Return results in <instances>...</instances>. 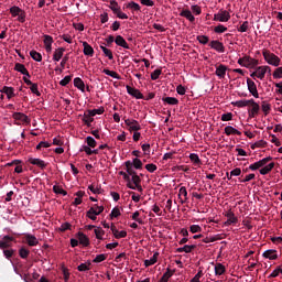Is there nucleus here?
Returning <instances> with one entry per match:
<instances>
[{
    "instance_id": "1",
    "label": "nucleus",
    "mask_w": 282,
    "mask_h": 282,
    "mask_svg": "<svg viewBox=\"0 0 282 282\" xmlns=\"http://www.w3.org/2000/svg\"><path fill=\"white\" fill-rule=\"evenodd\" d=\"M262 55L268 65H272L273 67H279V65H281V58L276 56L274 53L270 51H263Z\"/></svg>"
},
{
    "instance_id": "2",
    "label": "nucleus",
    "mask_w": 282,
    "mask_h": 282,
    "mask_svg": "<svg viewBox=\"0 0 282 282\" xmlns=\"http://www.w3.org/2000/svg\"><path fill=\"white\" fill-rule=\"evenodd\" d=\"M265 74L271 76L272 68H270V66H258L256 70L251 74V78H259L260 80H263V78H265Z\"/></svg>"
},
{
    "instance_id": "3",
    "label": "nucleus",
    "mask_w": 282,
    "mask_h": 282,
    "mask_svg": "<svg viewBox=\"0 0 282 282\" xmlns=\"http://www.w3.org/2000/svg\"><path fill=\"white\" fill-rule=\"evenodd\" d=\"M238 65H241V67H247L248 69H251L252 67H257V65H259V61L250 56H245L238 59Z\"/></svg>"
},
{
    "instance_id": "4",
    "label": "nucleus",
    "mask_w": 282,
    "mask_h": 282,
    "mask_svg": "<svg viewBox=\"0 0 282 282\" xmlns=\"http://www.w3.org/2000/svg\"><path fill=\"white\" fill-rule=\"evenodd\" d=\"M214 21H219L220 23H226L230 21V13L226 10H220L218 13L214 14Z\"/></svg>"
},
{
    "instance_id": "5",
    "label": "nucleus",
    "mask_w": 282,
    "mask_h": 282,
    "mask_svg": "<svg viewBox=\"0 0 282 282\" xmlns=\"http://www.w3.org/2000/svg\"><path fill=\"white\" fill-rule=\"evenodd\" d=\"M270 160H272V156L264 158L256 163L250 164L249 169L250 171H258V169H263V166H265V164H268Z\"/></svg>"
},
{
    "instance_id": "6",
    "label": "nucleus",
    "mask_w": 282,
    "mask_h": 282,
    "mask_svg": "<svg viewBox=\"0 0 282 282\" xmlns=\"http://www.w3.org/2000/svg\"><path fill=\"white\" fill-rule=\"evenodd\" d=\"M127 93L132 96L133 98H137V100H144V95L140 93L138 88H133L131 86H126Z\"/></svg>"
},
{
    "instance_id": "7",
    "label": "nucleus",
    "mask_w": 282,
    "mask_h": 282,
    "mask_svg": "<svg viewBox=\"0 0 282 282\" xmlns=\"http://www.w3.org/2000/svg\"><path fill=\"white\" fill-rule=\"evenodd\" d=\"M124 123L129 127V131H140V129H142L140 122L135 119H124Z\"/></svg>"
},
{
    "instance_id": "8",
    "label": "nucleus",
    "mask_w": 282,
    "mask_h": 282,
    "mask_svg": "<svg viewBox=\"0 0 282 282\" xmlns=\"http://www.w3.org/2000/svg\"><path fill=\"white\" fill-rule=\"evenodd\" d=\"M12 241H14V237L12 236H4L0 239V250H6L12 247Z\"/></svg>"
},
{
    "instance_id": "9",
    "label": "nucleus",
    "mask_w": 282,
    "mask_h": 282,
    "mask_svg": "<svg viewBox=\"0 0 282 282\" xmlns=\"http://www.w3.org/2000/svg\"><path fill=\"white\" fill-rule=\"evenodd\" d=\"M247 87L250 95L253 96V98H259V90H257V84L250 78L247 79Z\"/></svg>"
},
{
    "instance_id": "10",
    "label": "nucleus",
    "mask_w": 282,
    "mask_h": 282,
    "mask_svg": "<svg viewBox=\"0 0 282 282\" xmlns=\"http://www.w3.org/2000/svg\"><path fill=\"white\" fill-rule=\"evenodd\" d=\"M28 162L29 164H33V166H37L41 171H45V169H47V163L41 159L29 158Z\"/></svg>"
},
{
    "instance_id": "11",
    "label": "nucleus",
    "mask_w": 282,
    "mask_h": 282,
    "mask_svg": "<svg viewBox=\"0 0 282 282\" xmlns=\"http://www.w3.org/2000/svg\"><path fill=\"white\" fill-rule=\"evenodd\" d=\"M102 213V207L99 208V210H96L95 207H90L89 210L86 213V217L88 219H91V221H96L98 219V215H101Z\"/></svg>"
},
{
    "instance_id": "12",
    "label": "nucleus",
    "mask_w": 282,
    "mask_h": 282,
    "mask_svg": "<svg viewBox=\"0 0 282 282\" xmlns=\"http://www.w3.org/2000/svg\"><path fill=\"white\" fill-rule=\"evenodd\" d=\"M209 47H212V50H215L216 52H219V54H224V52H226V47H224V43L214 40L209 43Z\"/></svg>"
},
{
    "instance_id": "13",
    "label": "nucleus",
    "mask_w": 282,
    "mask_h": 282,
    "mask_svg": "<svg viewBox=\"0 0 282 282\" xmlns=\"http://www.w3.org/2000/svg\"><path fill=\"white\" fill-rule=\"evenodd\" d=\"M76 238L78 239L80 246H84V248H87L90 243L89 237H87V235H84L83 231H78L76 234Z\"/></svg>"
},
{
    "instance_id": "14",
    "label": "nucleus",
    "mask_w": 282,
    "mask_h": 282,
    "mask_svg": "<svg viewBox=\"0 0 282 282\" xmlns=\"http://www.w3.org/2000/svg\"><path fill=\"white\" fill-rule=\"evenodd\" d=\"M115 43L119 47H123V50H131V46H129V44L127 43V40H124L122 35H117L115 39Z\"/></svg>"
},
{
    "instance_id": "15",
    "label": "nucleus",
    "mask_w": 282,
    "mask_h": 282,
    "mask_svg": "<svg viewBox=\"0 0 282 282\" xmlns=\"http://www.w3.org/2000/svg\"><path fill=\"white\" fill-rule=\"evenodd\" d=\"M12 118L14 120H20V122H25L26 124H30V118L23 112H14L12 115Z\"/></svg>"
},
{
    "instance_id": "16",
    "label": "nucleus",
    "mask_w": 282,
    "mask_h": 282,
    "mask_svg": "<svg viewBox=\"0 0 282 282\" xmlns=\"http://www.w3.org/2000/svg\"><path fill=\"white\" fill-rule=\"evenodd\" d=\"M14 70L19 72L20 74H22L23 76H28V78H30V72L28 70V68H25V65L21 64V63H15L14 65Z\"/></svg>"
},
{
    "instance_id": "17",
    "label": "nucleus",
    "mask_w": 282,
    "mask_h": 282,
    "mask_svg": "<svg viewBox=\"0 0 282 282\" xmlns=\"http://www.w3.org/2000/svg\"><path fill=\"white\" fill-rule=\"evenodd\" d=\"M24 239H25L28 246H31V247L39 246V239L35 238L34 235L26 234V235H24Z\"/></svg>"
},
{
    "instance_id": "18",
    "label": "nucleus",
    "mask_w": 282,
    "mask_h": 282,
    "mask_svg": "<svg viewBox=\"0 0 282 282\" xmlns=\"http://www.w3.org/2000/svg\"><path fill=\"white\" fill-rule=\"evenodd\" d=\"M226 72H228V67L226 65H218L216 68V76H218V78H226Z\"/></svg>"
},
{
    "instance_id": "19",
    "label": "nucleus",
    "mask_w": 282,
    "mask_h": 282,
    "mask_svg": "<svg viewBox=\"0 0 282 282\" xmlns=\"http://www.w3.org/2000/svg\"><path fill=\"white\" fill-rule=\"evenodd\" d=\"M249 105H251L250 116L251 118H254V116L259 113V109H260L259 104H257L254 99H249Z\"/></svg>"
},
{
    "instance_id": "20",
    "label": "nucleus",
    "mask_w": 282,
    "mask_h": 282,
    "mask_svg": "<svg viewBox=\"0 0 282 282\" xmlns=\"http://www.w3.org/2000/svg\"><path fill=\"white\" fill-rule=\"evenodd\" d=\"M83 52L85 56H89L90 58L94 56V47L89 45L87 42H83Z\"/></svg>"
},
{
    "instance_id": "21",
    "label": "nucleus",
    "mask_w": 282,
    "mask_h": 282,
    "mask_svg": "<svg viewBox=\"0 0 282 282\" xmlns=\"http://www.w3.org/2000/svg\"><path fill=\"white\" fill-rule=\"evenodd\" d=\"M63 54H65V48L64 47H58L54 51L53 54V61L55 63H58V61H61V58H63Z\"/></svg>"
},
{
    "instance_id": "22",
    "label": "nucleus",
    "mask_w": 282,
    "mask_h": 282,
    "mask_svg": "<svg viewBox=\"0 0 282 282\" xmlns=\"http://www.w3.org/2000/svg\"><path fill=\"white\" fill-rule=\"evenodd\" d=\"M226 217H227V221H225V226H230L232 224H237L238 221L237 217L235 216V213L232 212H228L226 214Z\"/></svg>"
},
{
    "instance_id": "23",
    "label": "nucleus",
    "mask_w": 282,
    "mask_h": 282,
    "mask_svg": "<svg viewBox=\"0 0 282 282\" xmlns=\"http://www.w3.org/2000/svg\"><path fill=\"white\" fill-rule=\"evenodd\" d=\"M178 199L181 204L186 203V199H188V192L186 191V187H181L178 191Z\"/></svg>"
},
{
    "instance_id": "24",
    "label": "nucleus",
    "mask_w": 282,
    "mask_h": 282,
    "mask_svg": "<svg viewBox=\"0 0 282 282\" xmlns=\"http://www.w3.org/2000/svg\"><path fill=\"white\" fill-rule=\"evenodd\" d=\"M180 17H184L191 23H193L195 21V17L193 15V12H191V10H188V9L182 10L180 13Z\"/></svg>"
},
{
    "instance_id": "25",
    "label": "nucleus",
    "mask_w": 282,
    "mask_h": 282,
    "mask_svg": "<svg viewBox=\"0 0 282 282\" xmlns=\"http://www.w3.org/2000/svg\"><path fill=\"white\" fill-rule=\"evenodd\" d=\"M2 94H6L7 98L10 100L11 98H14V96H17L14 94V88L12 87H8V86H4L2 89H1Z\"/></svg>"
},
{
    "instance_id": "26",
    "label": "nucleus",
    "mask_w": 282,
    "mask_h": 282,
    "mask_svg": "<svg viewBox=\"0 0 282 282\" xmlns=\"http://www.w3.org/2000/svg\"><path fill=\"white\" fill-rule=\"evenodd\" d=\"M74 87H76L77 89H79V91H83V94H85V82H83L80 77H76L74 79Z\"/></svg>"
},
{
    "instance_id": "27",
    "label": "nucleus",
    "mask_w": 282,
    "mask_h": 282,
    "mask_svg": "<svg viewBox=\"0 0 282 282\" xmlns=\"http://www.w3.org/2000/svg\"><path fill=\"white\" fill-rule=\"evenodd\" d=\"M226 135H241V131L237 130L232 126L225 127Z\"/></svg>"
},
{
    "instance_id": "28",
    "label": "nucleus",
    "mask_w": 282,
    "mask_h": 282,
    "mask_svg": "<svg viewBox=\"0 0 282 282\" xmlns=\"http://www.w3.org/2000/svg\"><path fill=\"white\" fill-rule=\"evenodd\" d=\"M262 257H264V259H270L271 261H274V259H276V250L274 249H269L267 251L263 252Z\"/></svg>"
},
{
    "instance_id": "29",
    "label": "nucleus",
    "mask_w": 282,
    "mask_h": 282,
    "mask_svg": "<svg viewBox=\"0 0 282 282\" xmlns=\"http://www.w3.org/2000/svg\"><path fill=\"white\" fill-rule=\"evenodd\" d=\"M158 257H160V253L155 252L149 260H144L145 268L155 265V263H158Z\"/></svg>"
},
{
    "instance_id": "30",
    "label": "nucleus",
    "mask_w": 282,
    "mask_h": 282,
    "mask_svg": "<svg viewBox=\"0 0 282 282\" xmlns=\"http://www.w3.org/2000/svg\"><path fill=\"white\" fill-rule=\"evenodd\" d=\"M124 8L131 10L132 12H140L141 7L137 2L130 1L129 3L124 4Z\"/></svg>"
},
{
    "instance_id": "31",
    "label": "nucleus",
    "mask_w": 282,
    "mask_h": 282,
    "mask_svg": "<svg viewBox=\"0 0 282 282\" xmlns=\"http://www.w3.org/2000/svg\"><path fill=\"white\" fill-rule=\"evenodd\" d=\"M232 107L243 108L250 105V99H242L237 101H231Z\"/></svg>"
},
{
    "instance_id": "32",
    "label": "nucleus",
    "mask_w": 282,
    "mask_h": 282,
    "mask_svg": "<svg viewBox=\"0 0 282 282\" xmlns=\"http://www.w3.org/2000/svg\"><path fill=\"white\" fill-rule=\"evenodd\" d=\"M88 118L94 116H102L105 113V108H98V109H93V110H87Z\"/></svg>"
},
{
    "instance_id": "33",
    "label": "nucleus",
    "mask_w": 282,
    "mask_h": 282,
    "mask_svg": "<svg viewBox=\"0 0 282 282\" xmlns=\"http://www.w3.org/2000/svg\"><path fill=\"white\" fill-rule=\"evenodd\" d=\"M195 250V245H185L184 247L177 248V252H185L188 254V252H193Z\"/></svg>"
},
{
    "instance_id": "34",
    "label": "nucleus",
    "mask_w": 282,
    "mask_h": 282,
    "mask_svg": "<svg viewBox=\"0 0 282 282\" xmlns=\"http://www.w3.org/2000/svg\"><path fill=\"white\" fill-rule=\"evenodd\" d=\"M30 56L36 63H41V61H43V55H41V53L36 52L35 50L30 51Z\"/></svg>"
},
{
    "instance_id": "35",
    "label": "nucleus",
    "mask_w": 282,
    "mask_h": 282,
    "mask_svg": "<svg viewBox=\"0 0 282 282\" xmlns=\"http://www.w3.org/2000/svg\"><path fill=\"white\" fill-rule=\"evenodd\" d=\"M175 274V269L167 268L166 272L161 276L163 282H169V279Z\"/></svg>"
},
{
    "instance_id": "36",
    "label": "nucleus",
    "mask_w": 282,
    "mask_h": 282,
    "mask_svg": "<svg viewBox=\"0 0 282 282\" xmlns=\"http://www.w3.org/2000/svg\"><path fill=\"white\" fill-rule=\"evenodd\" d=\"M272 169H274V163L262 166V169H260V175H268Z\"/></svg>"
},
{
    "instance_id": "37",
    "label": "nucleus",
    "mask_w": 282,
    "mask_h": 282,
    "mask_svg": "<svg viewBox=\"0 0 282 282\" xmlns=\"http://www.w3.org/2000/svg\"><path fill=\"white\" fill-rule=\"evenodd\" d=\"M224 272H226V267H224V264H221V263H217L215 265V274L217 276H221V274H224Z\"/></svg>"
},
{
    "instance_id": "38",
    "label": "nucleus",
    "mask_w": 282,
    "mask_h": 282,
    "mask_svg": "<svg viewBox=\"0 0 282 282\" xmlns=\"http://www.w3.org/2000/svg\"><path fill=\"white\" fill-rule=\"evenodd\" d=\"M15 164L14 173H23V166L19 165L21 164V161L14 160L13 162L9 163V166H13Z\"/></svg>"
},
{
    "instance_id": "39",
    "label": "nucleus",
    "mask_w": 282,
    "mask_h": 282,
    "mask_svg": "<svg viewBox=\"0 0 282 282\" xmlns=\"http://www.w3.org/2000/svg\"><path fill=\"white\" fill-rule=\"evenodd\" d=\"M102 74H106V76H110L111 78H116L117 80H120V75L119 74H117L116 72H113V70H109V69H107V68H105L104 70H102Z\"/></svg>"
},
{
    "instance_id": "40",
    "label": "nucleus",
    "mask_w": 282,
    "mask_h": 282,
    "mask_svg": "<svg viewBox=\"0 0 282 282\" xmlns=\"http://www.w3.org/2000/svg\"><path fill=\"white\" fill-rule=\"evenodd\" d=\"M90 267H91V262L80 263L77 267V270H78V272H87L90 270Z\"/></svg>"
},
{
    "instance_id": "41",
    "label": "nucleus",
    "mask_w": 282,
    "mask_h": 282,
    "mask_svg": "<svg viewBox=\"0 0 282 282\" xmlns=\"http://www.w3.org/2000/svg\"><path fill=\"white\" fill-rule=\"evenodd\" d=\"M189 160L191 162H193L195 166H199V164H202V160H199V155L195 153L189 154Z\"/></svg>"
},
{
    "instance_id": "42",
    "label": "nucleus",
    "mask_w": 282,
    "mask_h": 282,
    "mask_svg": "<svg viewBox=\"0 0 282 282\" xmlns=\"http://www.w3.org/2000/svg\"><path fill=\"white\" fill-rule=\"evenodd\" d=\"M101 52H104L105 56L109 58V61H113V53L111 50L107 48L106 46H100Z\"/></svg>"
},
{
    "instance_id": "43",
    "label": "nucleus",
    "mask_w": 282,
    "mask_h": 282,
    "mask_svg": "<svg viewBox=\"0 0 282 282\" xmlns=\"http://www.w3.org/2000/svg\"><path fill=\"white\" fill-rule=\"evenodd\" d=\"M53 192L56 195H63L65 197V195H67V191L63 189V187L58 186V185H54L53 186Z\"/></svg>"
},
{
    "instance_id": "44",
    "label": "nucleus",
    "mask_w": 282,
    "mask_h": 282,
    "mask_svg": "<svg viewBox=\"0 0 282 282\" xmlns=\"http://www.w3.org/2000/svg\"><path fill=\"white\" fill-rule=\"evenodd\" d=\"M165 210H167L169 213H172V217H175V207H173V200L169 199L166 202V205H165Z\"/></svg>"
},
{
    "instance_id": "45",
    "label": "nucleus",
    "mask_w": 282,
    "mask_h": 282,
    "mask_svg": "<svg viewBox=\"0 0 282 282\" xmlns=\"http://www.w3.org/2000/svg\"><path fill=\"white\" fill-rule=\"evenodd\" d=\"M19 256L21 259H28V257H30V250H28L25 247H22L19 249Z\"/></svg>"
},
{
    "instance_id": "46",
    "label": "nucleus",
    "mask_w": 282,
    "mask_h": 282,
    "mask_svg": "<svg viewBox=\"0 0 282 282\" xmlns=\"http://www.w3.org/2000/svg\"><path fill=\"white\" fill-rule=\"evenodd\" d=\"M83 122L88 127H91V122H94V117H89V112L84 113Z\"/></svg>"
},
{
    "instance_id": "47",
    "label": "nucleus",
    "mask_w": 282,
    "mask_h": 282,
    "mask_svg": "<svg viewBox=\"0 0 282 282\" xmlns=\"http://www.w3.org/2000/svg\"><path fill=\"white\" fill-rule=\"evenodd\" d=\"M10 12L12 17H19L21 13H23V10L17 6L10 8Z\"/></svg>"
},
{
    "instance_id": "48",
    "label": "nucleus",
    "mask_w": 282,
    "mask_h": 282,
    "mask_svg": "<svg viewBox=\"0 0 282 282\" xmlns=\"http://www.w3.org/2000/svg\"><path fill=\"white\" fill-rule=\"evenodd\" d=\"M102 261H107V254L105 253L97 254L93 260V263H102Z\"/></svg>"
},
{
    "instance_id": "49",
    "label": "nucleus",
    "mask_w": 282,
    "mask_h": 282,
    "mask_svg": "<svg viewBox=\"0 0 282 282\" xmlns=\"http://www.w3.org/2000/svg\"><path fill=\"white\" fill-rule=\"evenodd\" d=\"M72 75H67L65 76L61 82H59V85L62 87H67V85H69V83H72Z\"/></svg>"
},
{
    "instance_id": "50",
    "label": "nucleus",
    "mask_w": 282,
    "mask_h": 282,
    "mask_svg": "<svg viewBox=\"0 0 282 282\" xmlns=\"http://www.w3.org/2000/svg\"><path fill=\"white\" fill-rule=\"evenodd\" d=\"M50 147H52V143L47 142V141H41L37 145H36V150L41 151V149H50Z\"/></svg>"
},
{
    "instance_id": "51",
    "label": "nucleus",
    "mask_w": 282,
    "mask_h": 282,
    "mask_svg": "<svg viewBox=\"0 0 282 282\" xmlns=\"http://www.w3.org/2000/svg\"><path fill=\"white\" fill-rule=\"evenodd\" d=\"M227 30L228 28L224 26V24H219L214 28V32H216V34H224V32H227Z\"/></svg>"
},
{
    "instance_id": "52",
    "label": "nucleus",
    "mask_w": 282,
    "mask_h": 282,
    "mask_svg": "<svg viewBox=\"0 0 282 282\" xmlns=\"http://www.w3.org/2000/svg\"><path fill=\"white\" fill-rule=\"evenodd\" d=\"M163 102H165V105H177V98L165 97L163 98Z\"/></svg>"
},
{
    "instance_id": "53",
    "label": "nucleus",
    "mask_w": 282,
    "mask_h": 282,
    "mask_svg": "<svg viewBox=\"0 0 282 282\" xmlns=\"http://www.w3.org/2000/svg\"><path fill=\"white\" fill-rule=\"evenodd\" d=\"M86 143L88 144V147H90V149H96V139H94L93 137H87L86 138Z\"/></svg>"
},
{
    "instance_id": "54",
    "label": "nucleus",
    "mask_w": 282,
    "mask_h": 282,
    "mask_svg": "<svg viewBox=\"0 0 282 282\" xmlns=\"http://www.w3.org/2000/svg\"><path fill=\"white\" fill-rule=\"evenodd\" d=\"M3 254H4L6 259H8V260L12 259V257L14 254V249H3Z\"/></svg>"
},
{
    "instance_id": "55",
    "label": "nucleus",
    "mask_w": 282,
    "mask_h": 282,
    "mask_svg": "<svg viewBox=\"0 0 282 282\" xmlns=\"http://www.w3.org/2000/svg\"><path fill=\"white\" fill-rule=\"evenodd\" d=\"M110 10H112L113 14H117L120 11V7L118 6V2L111 1Z\"/></svg>"
},
{
    "instance_id": "56",
    "label": "nucleus",
    "mask_w": 282,
    "mask_h": 282,
    "mask_svg": "<svg viewBox=\"0 0 282 282\" xmlns=\"http://www.w3.org/2000/svg\"><path fill=\"white\" fill-rule=\"evenodd\" d=\"M161 75H162V69L158 68L151 73V79L158 80V78H160Z\"/></svg>"
},
{
    "instance_id": "57",
    "label": "nucleus",
    "mask_w": 282,
    "mask_h": 282,
    "mask_svg": "<svg viewBox=\"0 0 282 282\" xmlns=\"http://www.w3.org/2000/svg\"><path fill=\"white\" fill-rule=\"evenodd\" d=\"M30 89L32 91V94H35V96H41V91H39V84H32L30 86Z\"/></svg>"
},
{
    "instance_id": "58",
    "label": "nucleus",
    "mask_w": 282,
    "mask_h": 282,
    "mask_svg": "<svg viewBox=\"0 0 282 282\" xmlns=\"http://www.w3.org/2000/svg\"><path fill=\"white\" fill-rule=\"evenodd\" d=\"M43 43L44 45H52V43H54V37H52L51 35H44Z\"/></svg>"
},
{
    "instance_id": "59",
    "label": "nucleus",
    "mask_w": 282,
    "mask_h": 282,
    "mask_svg": "<svg viewBox=\"0 0 282 282\" xmlns=\"http://www.w3.org/2000/svg\"><path fill=\"white\" fill-rule=\"evenodd\" d=\"M116 217H120V209L118 207H115L110 213V219H113Z\"/></svg>"
},
{
    "instance_id": "60",
    "label": "nucleus",
    "mask_w": 282,
    "mask_h": 282,
    "mask_svg": "<svg viewBox=\"0 0 282 282\" xmlns=\"http://www.w3.org/2000/svg\"><path fill=\"white\" fill-rule=\"evenodd\" d=\"M223 122H229V120H232V112H227L221 115Z\"/></svg>"
},
{
    "instance_id": "61",
    "label": "nucleus",
    "mask_w": 282,
    "mask_h": 282,
    "mask_svg": "<svg viewBox=\"0 0 282 282\" xmlns=\"http://www.w3.org/2000/svg\"><path fill=\"white\" fill-rule=\"evenodd\" d=\"M132 165L134 169L140 170L142 169V161L140 159H133Z\"/></svg>"
},
{
    "instance_id": "62",
    "label": "nucleus",
    "mask_w": 282,
    "mask_h": 282,
    "mask_svg": "<svg viewBox=\"0 0 282 282\" xmlns=\"http://www.w3.org/2000/svg\"><path fill=\"white\" fill-rule=\"evenodd\" d=\"M197 41H198L202 45H206V43H208V36H206V35H198V36H197Z\"/></svg>"
},
{
    "instance_id": "63",
    "label": "nucleus",
    "mask_w": 282,
    "mask_h": 282,
    "mask_svg": "<svg viewBox=\"0 0 282 282\" xmlns=\"http://www.w3.org/2000/svg\"><path fill=\"white\" fill-rule=\"evenodd\" d=\"M273 78H282V67H278L274 72H273Z\"/></svg>"
},
{
    "instance_id": "64",
    "label": "nucleus",
    "mask_w": 282,
    "mask_h": 282,
    "mask_svg": "<svg viewBox=\"0 0 282 282\" xmlns=\"http://www.w3.org/2000/svg\"><path fill=\"white\" fill-rule=\"evenodd\" d=\"M95 235L97 239L102 240V235H105V230H102L101 228H97L95 229Z\"/></svg>"
}]
</instances>
